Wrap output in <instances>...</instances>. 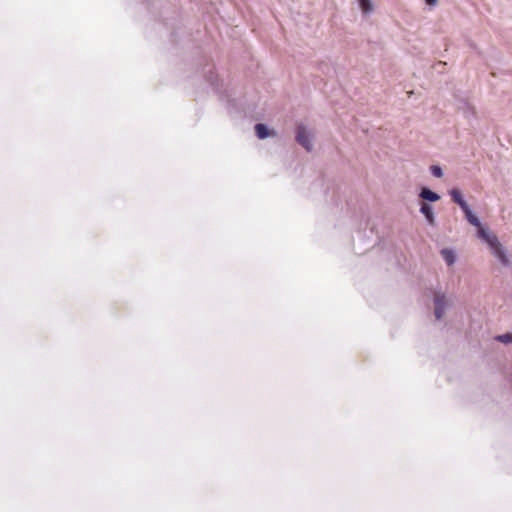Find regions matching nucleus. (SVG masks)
<instances>
[{
    "mask_svg": "<svg viewBox=\"0 0 512 512\" xmlns=\"http://www.w3.org/2000/svg\"><path fill=\"white\" fill-rule=\"evenodd\" d=\"M428 5L434 6L437 3V0H425Z\"/></svg>",
    "mask_w": 512,
    "mask_h": 512,
    "instance_id": "obj_12",
    "label": "nucleus"
},
{
    "mask_svg": "<svg viewBox=\"0 0 512 512\" xmlns=\"http://www.w3.org/2000/svg\"><path fill=\"white\" fill-rule=\"evenodd\" d=\"M420 197L424 200H428V201H432V202H435V201H438L440 199V196L429 190L428 188H423L420 192Z\"/></svg>",
    "mask_w": 512,
    "mask_h": 512,
    "instance_id": "obj_6",
    "label": "nucleus"
},
{
    "mask_svg": "<svg viewBox=\"0 0 512 512\" xmlns=\"http://www.w3.org/2000/svg\"><path fill=\"white\" fill-rule=\"evenodd\" d=\"M296 141L303 146L307 151L312 150V143L310 135L304 125H298L296 130Z\"/></svg>",
    "mask_w": 512,
    "mask_h": 512,
    "instance_id": "obj_2",
    "label": "nucleus"
},
{
    "mask_svg": "<svg viewBox=\"0 0 512 512\" xmlns=\"http://www.w3.org/2000/svg\"><path fill=\"white\" fill-rule=\"evenodd\" d=\"M435 304V316L437 319H441L447 304L446 297L444 294H436L434 298Z\"/></svg>",
    "mask_w": 512,
    "mask_h": 512,
    "instance_id": "obj_3",
    "label": "nucleus"
},
{
    "mask_svg": "<svg viewBox=\"0 0 512 512\" xmlns=\"http://www.w3.org/2000/svg\"><path fill=\"white\" fill-rule=\"evenodd\" d=\"M255 132L259 139H264L269 136L267 127L261 123L255 125Z\"/></svg>",
    "mask_w": 512,
    "mask_h": 512,
    "instance_id": "obj_7",
    "label": "nucleus"
},
{
    "mask_svg": "<svg viewBox=\"0 0 512 512\" xmlns=\"http://www.w3.org/2000/svg\"><path fill=\"white\" fill-rule=\"evenodd\" d=\"M431 172L435 177H441L442 176V169L439 166H432Z\"/></svg>",
    "mask_w": 512,
    "mask_h": 512,
    "instance_id": "obj_11",
    "label": "nucleus"
},
{
    "mask_svg": "<svg viewBox=\"0 0 512 512\" xmlns=\"http://www.w3.org/2000/svg\"><path fill=\"white\" fill-rule=\"evenodd\" d=\"M421 212L425 215L427 221L430 225H434L435 223V217L433 214L432 207L427 203H422L421 205Z\"/></svg>",
    "mask_w": 512,
    "mask_h": 512,
    "instance_id": "obj_4",
    "label": "nucleus"
},
{
    "mask_svg": "<svg viewBox=\"0 0 512 512\" xmlns=\"http://www.w3.org/2000/svg\"><path fill=\"white\" fill-rule=\"evenodd\" d=\"M450 195L452 197V200L457 203L461 209H466V206H468V204L466 203V201L463 199L462 197V194L459 190L457 189H452L450 191Z\"/></svg>",
    "mask_w": 512,
    "mask_h": 512,
    "instance_id": "obj_5",
    "label": "nucleus"
},
{
    "mask_svg": "<svg viewBox=\"0 0 512 512\" xmlns=\"http://www.w3.org/2000/svg\"><path fill=\"white\" fill-rule=\"evenodd\" d=\"M441 255L448 265H452L455 262V255L453 251L449 249H443Z\"/></svg>",
    "mask_w": 512,
    "mask_h": 512,
    "instance_id": "obj_8",
    "label": "nucleus"
},
{
    "mask_svg": "<svg viewBox=\"0 0 512 512\" xmlns=\"http://www.w3.org/2000/svg\"><path fill=\"white\" fill-rule=\"evenodd\" d=\"M497 340L502 343H505V344L511 343L512 342V334L506 333V334L500 335L497 337Z\"/></svg>",
    "mask_w": 512,
    "mask_h": 512,
    "instance_id": "obj_10",
    "label": "nucleus"
},
{
    "mask_svg": "<svg viewBox=\"0 0 512 512\" xmlns=\"http://www.w3.org/2000/svg\"><path fill=\"white\" fill-rule=\"evenodd\" d=\"M465 213L466 219L470 224L477 226L478 235L480 238L485 240L487 244L490 246L494 255L502 262V264L506 265L508 263V259L505 255L504 250L502 249L501 244L498 241V238L494 234H490L486 231L480 224L478 218L471 212L469 206H466V209H462Z\"/></svg>",
    "mask_w": 512,
    "mask_h": 512,
    "instance_id": "obj_1",
    "label": "nucleus"
},
{
    "mask_svg": "<svg viewBox=\"0 0 512 512\" xmlns=\"http://www.w3.org/2000/svg\"><path fill=\"white\" fill-rule=\"evenodd\" d=\"M359 4L363 13L367 14L372 11V4L370 0H359Z\"/></svg>",
    "mask_w": 512,
    "mask_h": 512,
    "instance_id": "obj_9",
    "label": "nucleus"
}]
</instances>
